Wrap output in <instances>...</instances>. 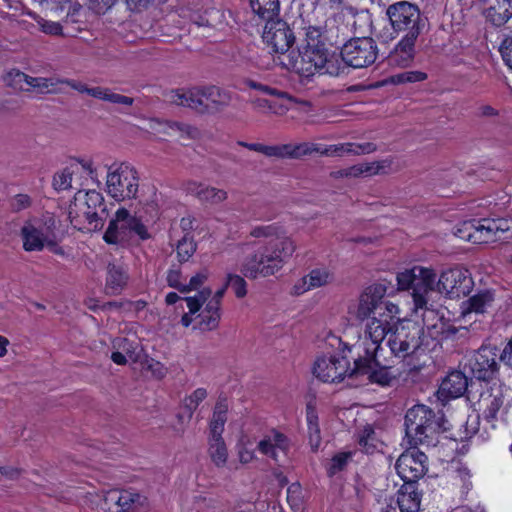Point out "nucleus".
Returning <instances> with one entry per match:
<instances>
[{
    "label": "nucleus",
    "mask_w": 512,
    "mask_h": 512,
    "mask_svg": "<svg viewBox=\"0 0 512 512\" xmlns=\"http://www.w3.org/2000/svg\"><path fill=\"white\" fill-rule=\"evenodd\" d=\"M244 249L247 254L241 264V272L249 279H256L278 272L284 262L293 255L296 245L291 238H281L276 242L269 241L265 245L245 244Z\"/></svg>",
    "instance_id": "nucleus-1"
},
{
    "label": "nucleus",
    "mask_w": 512,
    "mask_h": 512,
    "mask_svg": "<svg viewBox=\"0 0 512 512\" xmlns=\"http://www.w3.org/2000/svg\"><path fill=\"white\" fill-rule=\"evenodd\" d=\"M447 420L442 411L435 412L424 404H417L407 410L405 432L410 445L435 446L438 435L448 430Z\"/></svg>",
    "instance_id": "nucleus-2"
},
{
    "label": "nucleus",
    "mask_w": 512,
    "mask_h": 512,
    "mask_svg": "<svg viewBox=\"0 0 512 512\" xmlns=\"http://www.w3.org/2000/svg\"><path fill=\"white\" fill-rule=\"evenodd\" d=\"M274 61L284 68L307 78L315 73L328 74L335 77L342 76L345 73L339 58L335 55H330L325 44L304 46L295 59L289 58L288 63L283 62L280 57Z\"/></svg>",
    "instance_id": "nucleus-3"
},
{
    "label": "nucleus",
    "mask_w": 512,
    "mask_h": 512,
    "mask_svg": "<svg viewBox=\"0 0 512 512\" xmlns=\"http://www.w3.org/2000/svg\"><path fill=\"white\" fill-rule=\"evenodd\" d=\"M135 237L141 241H145L148 240L151 235L141 219L132 215L125 208L118 209L109 222L103 235V240L110 245L125 247L129 245Z\"/></svg>",
    "instance_id": "nucleus-4"
},
{
    "label": "nucleus",
    "mask_w": 512,
    "mask_h": 512,
    "mask_svg": "<svg viewBox=\"0 0 512 512\" xmlns=\"http://www.w3.org/2000/svg\"><path fill=\"white\" fill-rule=\"evenodd\" d=\"M437 275L431 268L414 266L397 274V283L401 290H412L415 307L428 304V299L438 292Z\"/></svg>",
    "instance_id": "nucleus-5"
},
{
    "label": "nucleus",
    "mask_w": 512,
    "mask_h": 512,
    "mask_svg": "<svg viewBox=\"0 0 512 512\" xmlns=\"http://www.w3.org/2000/svg\"><path fill=\"white\" fill-rule=\"evenodd\" d=\"M424 327L413 321H402L393 325L386 345L391 354L400 359L416 354L423 345Z\"/></svg>",
    "instance_id": "nucleus-6"
},
{
    "label": "nucleus",
    "mask_w": 512,
    "mask_h": 512,
    "mask_svg": "<svg viewBox=\"0 0 512 512\" xmlns=\"http://www.w3.org/2000/svg\"><path fill=\"white\" fill-rule=\"evenodd\" d=\"M386 15L392 30L398 35L419 37L426 26L419 7L408 1H399L388 6Z\"/></svg>",
    "instance_id": "nucleus-7"
},
{
    "label": "nucleus",
    "mask_w": 512,
    "mask_h": 512,
    "mask_svg": "<svg viewBox=\"0 0 512 512\" xmlns=\"http://www.w3.org/2000/svg\"><path fill=\"white\" fill-rule=\"evenodd\" d=\"M510 230L506 219H480L464 222L458 230L460 237L476 244L506 240Z\"/></svg>",
    "instance_id": "nucleus-8"
},
{
    "label": "nucleus",
    "mask_w": 512,
    "mask_h": 512,
    "mask_svg": "<svg viewBox=\"0 0 512 512\" xmlns=\"http://www.w3.org/2000/svg\"><path fill=\"white\" fill-rule=\"evenodd\" d=\"M378 57V46L370 37L352 38L348 40L341 48L340 63L344 67L345 73H349V68L363 69L375 63Z\"/></svg>",
    "instance_id": "nucleus-9"
},
{
    "label": "nucleus",
    "mask_w": 512,
    "mask_h": 512,
    "mask_svg": "<svg viewBox=\"0 0 512 512\" xmlns=\"http://www.w3.org/2000/svg\"><path fill=\"white\" fill-rule=\"evenodd\" d=\"M108 194L116 201L134 199L139 188V176L136 169L126 163L109 171L106 179Z\"/></svg>",
    "instance_id": "nucleus-10"
},
{
    "label": "nucleus",
    "mask_w": 512,
    "mask_h": 512,
    "mask_svg": "<svg viewBox=\"0 0 512 512\" xmlns=\"http://www.w3.org/2000/svg\"><path fill=\"white\" fill-rule=\"evenodd\" d=\"M463 369L478 381L489 382L496 378L499 371L495 349L481 346L468 356Z\"/></svg>",
    "instance_id": "nucleus-11"
},
{
    "label": "nucleus",
    "mask_w": 512,
    "mask_h": 512,
    "mask_svg": "<svg viewBox=\"0 0 512 512\" xmlns=\"http://www.w3.org/2000/svg\"><path fill=\"white\" fill-rule=\"evenodd\" d=\"M148 498L132 489L110 490L104 497L101 509L105 512H145Z\"/></svg>",
    "instance_id": "nucleus-12"
},
{
    "label": "nucleus",
    "mask_w": 512,
    "mask_h": 512,
    "mask_svg": "<svg viewBox=\"0 0 512 512\" xmlns=\"http://www.w3.org/2000/svg\"><path fill=\"white\" fill-rule=\"evenodd\" d=\"M391 364L383 363L379 354L359 355L354 361V368L350 372V376L367 375L370 382L377 383L381 386H389L395 375H392L389 369Z\"/></svg>",
    "instance_id": "nucleus-13"
},
{
    "label": "nucleus",
    "mask_w": 512,
    "mask_h": 512,
    "mask_svg": "<svg viewBox=\"0 0 512 512\" xmlns=\"http://www.w3.org/2000/svg\"><path fill=\"white\" fill-rule=\"evenodd\" d=\"M55 219L46 215L42 222H26L21 228L23 249L27 252L42 251L55 230Z\"/></svg>",
    "instance_id": "nucleus-14"
},
{
    "label": "nucleus",
    "mask_w": 512,
    "mask_h": 512,
    "mask_svg": "<svg viewBox=\"0 0 512 512\" xmlns=\"http://www.w3.org/2000/svg\"><path fill=\"white\" fill-rule=\"evenodd\" d=\"M473 286L471 273L463 268L448 269L438 278V293H445L451 299L467 296Z\"/></svg>",
    "instance_id": "nucleus-15"
},
{
    "label": "nucleus",
    "mask_w": 512,
    "mask_h": 512,
    "mask_svg": "<svg viewBox=\"0 0 512 512\" xmlns=\"http://www.w3.org/2000/svg\"><path fill=\"white\" fill-rule=\"evenodd\" d=\"M262 38L275 53L284 54L295 42V35L289 25L281 20L271 18L265 20Z\"/></svg>",
    "instance_id": "nucleus-16"
},
{
    "label": "nucleus",
    "mask_w": 512,
    "mask_h": 512,
    "mask_svg": "<svg viewBox=\"0 0 512 512\" xmlns=\"http://www.w3.org/2000/svg\"><path fill=\"white\" fill-rule=\"evenodd\" d=\"M427 456L419 450L406 451L397 459L395 468L404 484L413 483L422 478L428 468L426 465Z\"/></svg>",
    "instance_id": "nucleus-17"
},
{
    "label": "nucleus",
    "mask_w": 512,
    "mask_h": 512,
    "mask_svg": "<svg viewBox=\"0 0 512 512\" xmlns=\"http://www.w3.org/2000/svg\"><path fill=\"white\" fill-rule=\"evenodd\" d=\"M351 370L346 357L331 356L317 359L313 367V374L323 382H339L345 376L351 377Z\"/></svg>",
    "instance_id": "nucleus-18"
},
{
    "label": "nucleus",
    "mask_w": 512,
    "mask_h": 512,
    "mask_svg": "<svg viewBox=\"0 0 512 512\" xmlns=\"http://www.w3.org/2000/svg\"><path fill=\"white\" fill-rule=\"evenodd\" d=\"M387 283H375L366 288L360 296L357 317L360 319L369 318L372 314L382 316L383 298L388 292Z\"/></svg>",
    "instance_id": "nucleus-19"
},
{
    "label": "nucleus",
    "mask_w": 512,
    "mask_h": 512,
    "mask_svg": "<svg viewBox=\"0 0 512 512\" xmlns=\"http://www.w3.org/2000/svg\"><path fill=\"white\" fill-rule=\"evenodd\" d=\"M392 330L393 325L390 324L387 318L372 316L368 320L364 331V354H379L382 341L389 337Z\"/></svg>",
    "instance_id": "nucleus-20"
},
{
    "label": "nucleus",
    "mask_w": 512,
    "mask_h": 512,
    "mask_svg": "<svg viewBox=\"0 0 512 512\" xmlns=\"http://www.w3.org/2000/svg\"><path fill=\"white\" fill-rule=\"evenodd\" d=\"M467 371H452L442 381L439 394L447 398H458L465 393L468 398H474L478 390L474 391L476 382L468 379Z\"/></svg>",
    "instance_id": "nucleus-21"
},
{
    "label": "nucleus",
    "mask_w": 512,
    "mask_h": 512,
    "mask_svg": "<svg viewBox=\"0 0 512 512\" xmlns=\"http://www.w3.org/2000/svg\"><path fill=\"white\" fill-rule=\"evenodd\" d=\"M83 206L82 214L90 226L89 229L101 230L108 215L103 195L96 190L86 192Z\"/></svg>",
    "instance_id": "nucleus-22"
},
{
    "label": "nucleus",
    "mask_w": 512,
    "mask_h": 512,
    "mask_svg": "<svg viewBox=\"0 0 512 512\" xmlns=\"http://www.w3.org/2000/svg\"><path fill=\"white\" fill-rule=\"evenodd\" d=\"M57 82L61 84H66L72 89L78 91L79 93H85L90 95L93 98L107 101L113 104L131 106L134 103V99L128 96H124L121 94L114 93L111 89L97 86V87H88L86 84L76 81L73 79H57Z\"/></svg>",
    "instance_id": "nucleus-23"
},
{
    "label": "nucleus",
    "mask_w": 512,
    "mask_h": 512,
    "mask_svg": "<svg viewBox=\"0 0 512 512\" xmlns=\"http://www.w3.org/2000/svg\"><path fill=\"white\" fill-rule=\"evenodd\" d=\"M202 114H213L228 106L232 100L229 91L218 86H200Z\"/></svg>",
    "instance_id": "nucleus-24"
},
{
    "label": "nucleus",
    "mask_w": 512,
    "mask_h": 512,
    "mask_svg": "<svg viewBox=\"0 0 512 512\" xmlns=\"http://www.w3.org/2000/svg\"><path fill=\"white\" fill-rule=\"evenodd\" d=\"M485 20L495 27L505 25L512 17V0H480Z\"/></svg>",
    "instance_id": "nucleus-25"
},
{
    "label": "nucleus",
    "mask_w": 512,
    "mask_h": 512,
    "mask_svg": "<svg viewBox=\"0 0 512 512\" xmlns=\"http://www.w3.org/2000/svg\"><path fill=\"white\" fill-rule=\"evenodd\" d=\"M289 447L290 440L288 437L276 429L268 431L257 444L259 452L272 458L275 462H279L278 451L286 454Z\"/></svg>",
    "instance_id": "nucleus-26"
},
{
    "label": "nucleus",
    "mask_w": 512,
    "mask_h": 512,
    "mask_svg": "<svg viewBox=\"0 0 512 512\" xmlns=\"http://www.w3.org/2000/svg\"><path fill=\"white\" fill-rule=\"evenodd\" d=\"M505 397L500 386L491 387L479 395V406L486 420L494 421L499 412L505 411Z\"/></svg>",
    "instance_id": "nucleus-27"
},
{
    "label": "nucleus",
    "mask_w": 512,
    "mask_h": 512,
    "mask_svg": "<svg viewBox=\"0 0 512 512\" xmlns=\"http://www.w3.org/2000/svg\"><path fill=\"white\" fill-rule=\"evenodd\" d=\"M421 494L413 483L403 484L397 492V497H391L386 505H394L397 512H419Z\"/></svg>",
    "instance_id": "nucleus-28"
},
{
    "label": "nucleus",
    "mask_w": 512,
    "mask_h": 512,
    "mask_svg": "<svg viewBox=\"0 0 512 512\" xmlns=\"http://www.w3.org/2000/svg\"><path fill=\"white\" fill-rule=\"evenodd\" d=\"M418 38L407 35L402 36L389 54V64L398 67H408L411 65L416 55V42Z\"/></svg>",
    "instance_id": "nucleus-29"
},
{
    "label": "nucleus",
    "mask_w": 512,
    "mask_h": 512,
    "mask_svg": "<svg viewBox=\"0 0 512 512\" xmlns=\"http://www.w3.org/2000/svg\"><path fill=\"white\" fill-rule=\"evenodd\" d=\"M334 275L327 268L312 269L299 283L294 286L296 294H302L312 289L320 288L332 283Z\"/></svg>",
    "instance_id": "nucleus-30"
},
{
    "label": "nucleus",
    "mask_w": 512,
    "mask_h": 512,
    "mask_svg": "<svg viewBox=\"0 0 512 512\" xmlns=\"http://www.w3.org/2000/svg\"><path fill=\"white\" fill-rule=\"evenodd\" d=\"M187 193L197 197L201 202L219 204L227 199V192L215 187L205 186L195 181L185 184Z\"/></svg>",
    "instance_id": "nucleus-31"
},
{
    "label": "nucleus",
    "mask_w": 512,
    "mask_h": 512,
    "mask_svg": "<svg viewBox=\"0 0 512 512\" xmlns=\"http://www.w3.org/2000/svg\"><path fill=\"white\" fill-rule=\"evenodd\" d=\"M495 295L491 290H481L469 299L462 302V314H484L493 306Z\"/></svg>",
    "instance_id": "nucleus-32"
},
{
    "label": "nucleus",
    "mask_w": 512,
    "mask_h": 512,
    "mask_svg": "<svg viewBox=\"0 0 512 512\" xmlns=\"http://www.w3.org/2000/svg\"><path fill=\"white\" fill-rule=\"evenodd\" d=\"M228 404L226 400L220 399L213 411L212 419L210 421V436H222L224 426L227 421Z\"/></svg>",
    "instance_id": "nucleus-33"
},
{
    "label": "nucleus",
    "mask_w": 512,
    "mask_h": 512,
    "mask_svg": "<svg viewBox=\"0 0 512 512\" xmlns=\"http://www.w3.org/2000/svg\"><path fill=\"white\" fill-rule=\"evenodd\" d=\"M127 276L123 269L114 264L108 265L106 291L108 294H118L126 285Z\"/></svg>",
    "instance_id": "nucleus-34"
},
{
    "label": "nucleus",
    "mask_w": 512,
    "mask_h": 512,
    "mask_svg": "<svg viewBox=\"0 0 512 512\" xmlns=\"http://www.w3.org/2000/svg\"><path fill=\"white\" fill-rule=\"evenodd\" d=\"M254 14L262 20H268L278 15L279 0H249Z\"/></svg>",
    "instance_id": "nucleus-35"
},
{
    "label": "nucleus",
    "mask_w": 512,
    "mask_h": 512,
    "mask_svg": "<svg viewBox=\"0 0 512 512\" xmlns=\"http://www.w3.org/2000/svg\"><path fill=\"white\" fill-rule=\"evenodd\" d=\"M209 455L212 462L217 467H222L226 464L228 458V451L222 436L209 438Z\"/></svg>",
    "instance_id": "nucleus-36"
},
{
    "label": "nucleus",
    "mask_w": 512,
    "mask_h": 512,
    "mask_svg": "<svg viewBox=\"0 0 512 512\" xmlns=\"http://www.w3.org/2000/svg\"><path fill=\"white\" fill-rule=\"evenodd\" d=\"M414 313L422 318L423 325L428 329H436V321H441L442 316H439L437 309L431 299H428V304L421 305V307H415Z\"/></svg>",
    "instance_id": "nucleus-37"
},
{
    "label": "nucleus",
    "mask_w": 512,
    "mask_h": 512,
    "mask_svg": "<svg viewBox=\"0 0 512 512\" xmlns=\"http://www.w3.org/2000/svg\"><path fill=\"white\" fill-rule=\"evenodd\" d=\"M250 235L255 238H271L270 241L273 242L281 238H289L285 235L283 229L276 224L256 226L251 230Z\"/></svg>",
    "instance_id": "nucleus-38"
},
{
    "label": "nucleus",
    "mask_w": 512,
    "mask_h": 512,
    "mask_svg": "<svg viewBox=\"0 0 512 512\" xmlns=\"http://www.w3.org/2000/svg\"><path fill=\"white\" fill-rule=\"evenodd\" d=\"M288 159H300L319 151V144L303 142L299 144H287Z\"/></svg>",
    "instance_id": "nucleus-39"
},
{
    "label": "nucleus",
    "mask_w": 512,
    "mask_h": 512,
    "mask_svg": "<svg viewBox=\"0 0 512 512\" xmlns=\"http://www.w3.org/2000/svg\"><path fill=\"white\" fill-rule=\"evenodd\" d=\"M207 397V391L204 388L196 389L190 396L184 399V414L190 420L198 405Z\"/></svg>",
    "instance_id": "nucleus-40"
},
{
    "label": "nucleus",
    "mask_w": 512,
    "mask_h": 512,
    "mask_svg": "<svg viewBox=\"0 0 512 512\" xmlns=\"http://www.w3.org/2000/svg\"><path fill=\"white\" fill-rule=\"evenodd\" d=\"M245 85L251 89L257 90L263 94L270 95L272 97L286 99L292 101V96L285 91L278 90L277 88L265 85L252 79L245 80Z\"/></svg>",
    "instance_id": "nucleus-41"
},
{
    "label": "nucleus",
    "mask_w": 512,
    "mask_h": 512,
    "mask_svg": "<svg viewBox=\"0 0 512 512\" xmlns=\"http://www.w3.org/2000/svg\"><path fill=\"white\" fill-rule=\"evenodd\" d=\"M391 164L392 162L389 159L358 164V175L359 177L377 175L379 173H382L385 169L390 168Z\"/></svg>",
    "instance_id": "nucleus-42"
},
{
    "label": "nucleus",
    "mask_w": 512,
    "mask_h": 512,
    "mask_svg": "<svg viewBox=\"0 0 512 512\" xmlns=\"http://www.w3.org/2000/svg\"><path fill=\"white\" fill-rule=\"evenodd\" d=\"M376 441V433L371 426H366L358 436V444L367 454H372L376 450Z\"/></svg>",
    "instance_id": "nucleus-43"
},
{
    "label": "nucleus",
    "mask_w": 512,
    "mask_h": 512,
    "mask_svg": "<svg viewBox=\"0 0 512 512\" xmlns=\"http://www.w3.org/2000/svg\"><path fill=\"white\" fill-rule=\"evenodd\" d=\"M307 423L310 442L313 446L318 447L320 443V428L318 425V417L310 404L307 405Z\"/></svg>",
    "instance_id": "nucleus-44"
},
{
    "label": "nucleus",
    "mask_w": 512,
    "mask_h": 512,
    "mask_svg": "<svg viewBox=\"0 0 512 512\" xmlns=\"http://www.w3.org/2000/svg\"><path fill=\"white\" fill-rule=\"evenodd\" d=\"M351 456L352 454L350 452H339L334 455L326 468L327 475L329 477H333L337 473L343 471L351 459Z\"/></svg>",
    "instance_id": "nucleus-45"
},
{
    "label": "nucleus",
    "mask_w": 512,
    "mask_h": 512,
    "mask_svg": "<svg viewBox=\"0 0 512 512\" xmlns=\"http://www.w3.org/2000/svg\"><path fill=\"white\" fill-rule=\"evenodd\" d=\"M196 251L193 238L186 233L177 244V256L180 262H186Z\"/></svg>",
    "instance_id": "nucleus-46"
},
{
    "label": "nucleus",
    "mask_w": 512,
    "mask_h": 512,
    "mask_svg": "<svg viewBox=\"0 0 512 512\" xmlns=\"http://www.w3.org/2000/svg\"><path fill=\"white\" fill-rule=\"evenodd\" d=\"M212 290L210 288H204L198 292L197 295L192 297H185L184 300L187 303L190 314H195L200 310L202 305L208 300L211 296Z\"/></svg>",
    "instance_id": "nucleus-47"
},
{
    "label": "nucleus",
    "mask_w": 512,
    "mask_h": 512,
    "mask_svg": "<svg viewBox=\"0 0 512 512\" xmlns=\"http://www.w3.org/2000/svg\"><path fill=\"white\" fill-rule=\"evenodd\" d=\"M226 286L231 287L237 298H243L247 294V283L240 275L227 274Z\"/></svg>",
    "instance_id": "nucleus-48"
},
{
    "label": "nucleus",
    "mask_w": 512,
    "mask_h": 512,
    "mask_svg": "<svg viewBox=\"0 0 512 512\" xmlns=\"http://www.w3.org/2000/svg\"><path fill=\"white\" fill-rule=\"evenodd\" d=\"M29 75L21 72L20 70H11L7 73L6 81L7 83L15 89H19L22 91H28V88H25L24 85L28 86Z\"/></svg>",
    "instance_id": "nucleus-49"
},
{
    "label": "nucleus",
    "mask_w": 512,
    "mask_h": 512,
    "mask_svg": "<svg viewBox=\"0 0 512 512\" xmlns=\"http://www.w3.org/2000/svg\"><path fill=\"white\" fill-rule=\"evenodd\" d=\"M166 99L169 103L177 106L187 107L188 103V89H174L168 91Z\"/></svg>",
    "instance_id": "nucleus-50"
},
{
    "label": "nucleus",
    "mask_w": 512,
    "mask_h": 512,
    "mask_svg": "<svg viewBox=\"0 0 512 512\" xmlns=\"http://www.w3.org/2000/svg\"><path fill=\"white\" fill-rule=\"evenodd\" d=\"M72 172L69 169H63L56 173L53 178V185L56 190H66L71 187Z\"/></svg>",
    "instance_id": "nucleus-51"
},
{
    "label": "nucleus",
    "mask_w": 512,
    "mask_h": 512,
    "mask_svg": "<svg viewBox=\"0 0 512 512\" xmlns=\"http://www.w3.org/2000/svg\"><path fill=\"white\" fill-rule=\"evenodd\" d=\"M57 80L53 78H44V77H31L28 79V86L34 89H37L39 92H44L49 89V87L58 84Z\"/></svg>",
    "instance_id": "nucleus-52"
},
{
    "label": "nucleus",
    "mask_w": 512,
    "mask_h": 512,
    "mask_svg": "<svg viewBox=\"0 0 512 512\" xmlns=\"http://www.w3.org/2000/svg\"><path fill=\"white\" fill-rule=\"evenodd\" d=\"M202 98L200 96V86H195L188 89V103L187 108L193 109L202 114Z\"/></svg>",
    "instance_id": "nucleus-53"
},
{
    "label": "nucleus",
    "mask_w": 512,
    "mask_h": 512,
    "mask_svg": "<svg viewBox=\"0 0 512 512\" xmlns=\"http://www.w3.org/2000/svg\"><path fill=\"white\" fill-rule=\"evenodd\" d=\"M200 322L199 329L204 331H211L218 327L220 315H211L210 313L199 314Z\"/></svg>",
    "instance_id": "nucleus-54"
},
{
    "label": "nucleus",
    "mask_w": 512,
    "mask_h": 512,
    "mask_svg": "<svg viewBox=\"0 0 512 512\" xmlns=\"http://www.w3.org/2000/svg\"><path fill=\"white\" fill-rule=\"evenodd\" d=\"M263 154L267 157H275L278 159L288 158L287 144L264 145Z\"/></svg>",
    "instance_id": "nucleus-55"
},
{
    "label": "nucleus",
    "mask_w": 512,
    "mask_h": 512,
    "mask_svg": "<svg viewBox=\"0 0 512 512\" xmlns=\"http://www.w3.org/2000/svg\"><path fill=\"white\" fill-rule=\"evenodd\" d=\"M169 128L188 138H195L198 135V130L186 123L171 122Z\"/></svg>",
    "instance_id": "nucleus-56"
},
{
    "label": "nucleus",
    "mask_w": 512,
    "mask_h": 512,
    "mask_svg": "<svg viewBox=\"0 0 512 512\" xmlns=\"http://www.w3.org/2000/svg\"><path fill=\"white\" fill-rule=\"evenodd\" d=\"M36 21L40 29L46 34L60 35L62 33V26L58 22L48 21L41 17H38Z\"/></svg>",
    "instance_id": "nucleus-57"
},
{
    "label": "nucleus",
    "mask_w": 512,
    "mask_h": 512,
    "mask_svg": "<svg viewBox=\"0 0 512 512\" xmlns=\"http://www.w3.org/2000/svg\"><path fill=\"white\" fill-rule=\"evenodd\" d=\"M181 272L178 270H170L167 275L168 285L174 289H177L180 293H188V289H186V284H183L180 281Z\"/></svg>",
    "instance_id": "nucleus-58"
},
{
    "label": "nucleus",
    "mask_w": 512,
    "mask_h": 512,
    "mask_svg": "<svg viewBox=\"0 0 512 512\" xmlns=\"http://www.w3.org/2000/svg\"><path fill=\"white\" fill-rule=\"evenodd\" d=\"M305 41H306V45L305 46H319L320 44H325L322 40H321V36H322V33H321V30L317 27H308L306 28V32H305Z\"/></svg>",
    "instance_id": "nucleus-59"
},
{
    "label": "nucleus",
    "mask_w": 512,
    "mask_h": 512,
    "mask_svg": "<svg viewBox=\"0 0 512 512\" xmlns=\"http://www.w3.org/2000/svg\"><path fill=\"white\" fill-rule=\"evenodd\" d=\"M146 369L150 371L156 379L164 378L168 372V369L162 363L154 359L147 361Z\"/></svg>",
    "instance_id": "nucleus-60"
},
{
    "label": "nucleus",
    "mask_w": 512,
    "mask_h": 512,
    "mask_svg": "<svg viewBox=\"0 0 512 512\" xmlns=\"http://www.w3.org/2000/svg\"><path fill=\"white\" fill-rule=\"evenodd\" d=\"M500 53L505 64L512 69V37H507L502 41Z\"/></svg>",
    "instance_id": "nucleus-61"
},
{
    "label": "nucleus",
    "mask_w": 512,
    "mask_h": 512,
    "mask_svg": "<svg viewBox=\"0 0 512 512\" xmlns=\"http://www.w3.org/2000/svg\"><path fill=\"white\" fill-rule=\"evenodd\" d=\"M377 150V146L372 142L352 143L350 155L370 154Z\"/></svg>",
    "instance_id": "nucleus-62"
},
{
    "label": "nucleus",
    "mask_w": 512,
    "mask_h": 512,
    "mask_svg": "<svg viewBox=\"0 0 512 512\" xmlns=\"http://www.w3.org/2000/svg\"><path fill=\"white\" fill-rule=\"evenodd\" d=\"M31 205L30 197L26 194L16 195L10 202L11 209L14 212H19L28 208Z\"/></svg>",
    "instance_id": "nucleus-63"
},
{
    "label": "nucleus",
    "mask_w": 512,
    "mask_h": 512,
    "mask_svg": "<svg viewBox=\"0 0 512 512\" xmlns=\"http://www.w3.org/2000/svg\"><path fill=\"white\" fill-rule=\"evenodd\" d=\"M208 279V271L206 269L200 271L193 277H191L188 284H186V289H188V293L192 290L199 289L204 282Z\"/></svg>",
    "instance_id": "nucleus-64"
}]
</instances>
